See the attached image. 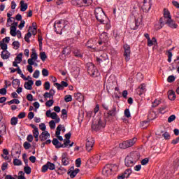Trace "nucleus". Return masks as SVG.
<instances>
[{"mask_svg":"<svg viewBox=\"0 0 179 179\" xmlns=\"http://www.w3.org/2000/svg\"><path fill=\"white\" fill-rule=\"evenodd\" d=\"M71 3L77 6H90L93 3V0H72Z\"/></svg>","mask_w":179,"mask_h":179,"instance_id":"obj_5","label":"nucleus"},{"mask_svg":"<svg viewBox=\"0 0 179 179\" xmlns=\"http://www.w3.org/2000/svg\"><path fill=\"white\" fill-rule=\"evenodd\" d=\"M23 146L24 149L28 150L29 148H31V144L28 142H24Z\"/></svg>","mask_w":179,"mask_h":179,"instance_id":"obj_62","label":"nucleus"},{"mask_svg":"<svg viewBox=\"0 0 179 179\" xmlns=\"http://www.w3.org/2000/svg\"><path fill=\"white\" fill-rule=\"evenodd\" d=\"M148 117L151 118V120H155L156 118V112L152 111L148 115Z\"/></svg>","mask_w":179,"mask_h":179,"instance_id":"obj_54","label":"nucleus"},{"mask_svg":"<svg viewBox=\"0 0 179 179\" xmlns=\"http://www.w3.org/2000/svg\"><path fill=\"white\" fill-rule=\"evenodd\" d=\"M54 104V99H50L49 101H46L45 106L46 107H51Z\"/></svg>","mask_w":179,"mask_h":179,"instance_id":"obj_51","label":"nucleus"},{"mask_svg":"<svg viewBox=\"0 0 179 179\" xmlns=\"http://www.w3.org/2000/svg\"><path fill=\"white\" fill-rule=\"evenodd\" d=\"M6 132V126L5 124H0V134H5Z\"/></svg>","mask_w":179,"mask_h":179,"instance_id":"obj_40","label":"nucleus"},{"mask_svg":"<svg viewBox=\"0 0 179 179\" xmlns=\"http://www.w3.org/2000/svg\"><path fill=\"white\" fill-rule=\"evenodd\" d=\"M93 146H94V138H93V137H88L85 143L86 150L92 152Z\"/></svg>","mask_w":179,"mask_h":179,"instance_id":"obj_12","label":"nucleus"},{"mask_svg":"<svg viewBox=\"0 0 179 179\" xmlns=\"http://www.w3.org/2000/svg\"><path fill=\"white\" fill-rule=\"evenodd\" d=\"M74 97H75L76 100H77L80 103L83 101V100L85 99V96L80 92L74 94Z\"/></svg>","mask_w":179,"mask_h":179,"instance_id":"obj_24","label":"nucleus"},{"mask_svg":"<svg viewBox=\"0 0 179 179\" xmlns=\"http://www.w3.org/2000/svg\"><path fill=\"white\" fill-rule=\"evenodd\" d=\"M11 125H17V117H13L10 120Z\"/></svg>","mask_w":179,"mask_h":179,"instance_id":"obj_46","label":"nucleus"},{"mask_svg":"<svg viewBox=\"0 0 179 179\" xmlns=\"http://www.w3.org/2000/svg\"><path fill=\"white\" fill-rule=\"evenodd\" d=\"M52 145H54V146H55L56 149H59L63 146L62 143H59V141L57 138H53V140L52 141Z\"/></svg>","mask_w":179,"mask_h":179,"instance_id":"obj_25","label":"nucleus"},{"mask_svg":"<svg viewBox=\"0 0 179 179\" xmlns=\"http://www.w3.org/2000/svg\"><path fill=\"white\" fill-rule=\"evenodd\" d=\"M124 50V57L126 62H128L131 59V46L128 44H124L123 46Z\"/></svg>","mask_w":179,"mask_h":179,"instance_id":"obj_9","label":"nucleus"},{"mask_svg":"<svg viewBox=\"0 0 179 179\" xmlns=\"http://www.w3.org/2000/svg\"><path fill=\"white\" fill-rule=\"evenodd\" d=\"M156 43H157V40L156 39L155 37H153L152 38V40H150V38L148 40V47H152V45H153V44H155Z\"/></svg>","mask_w":179,"mask_h":179,"instance_id":"obj_33","label":"nucleus"},{"mask_svg":"<svg viewBox=\"0 0 179 179\" xmlns=\"http://www.w3.org/2000/svg\"><path fill=\"white\" fill-rule=\"evenodd\" d=\"M174 120H176V116L174 115H172L168 118V122H173Z\"/></svg>","mask_w":179,"mask_h":179,"instance_id":"obj_64","label":"nucleus"},{"mask_svg":"<svg viewBox=\"0 0 179 179\" xmlns=\"http://www.w3.org/2000/svg\"><path fill=\"white\" fill-rule=\"evenodd\" d=\"M115 115H117V108L113 106L112 110L104 114L106 122H107V118H110V117H115Z\"/></svg>","mask_w":179,"mask_h":179,"instance_id":"obj_14","label":"nucleus"},{"mask_svg":"<svg viewBox=\"0 0 179 179\" xmlns=\"http://www.w3.org/2000/svg\"><path fill=\"white\" fill-rule=\"evenodd\" d=\"M12 85L13 87H15V86H20V80H19L17 78L14 79L12 82Z\"/></svg>","mask_w":179,"mask_h":179,"instance_id":"obj_42","label":"nucleus"},{"mask_svg":"<svg viewBox=\"0 0 179 179\" xmlns=\"http://www.w3.org/2000/svg\"><path fill=\"white\" fill-rule=\"evenodd\" d=\"M106 127V121L103 122L101 119H99L97 120V123H94L92 125V129H94V131H99V129H101Z\"/></svg>","mask_w":179,"mask_h":179,"instance_id":"obj_11","label":"nucleus"},{"mask_svg":"<svg viewBox=\"0 0 179 179\" xmlns=\"http://www.w3.org/2000/svg\"><path fill=\"white\" fill-rule=\"evenodd\" d=\"M14 166H22V161L19 159H15L13 160Z\"/></svg>","mask_w":179,"mask_h":179,"instance_id":"obj_47","label":"nucleus"},{"mask_svg":"<svg viewBox=\"0 0 179 179\" xmlns=\"http://www.w3.org/2000/svg\"><path fill=\"white\" fill-rule=\"evenodd\" d=\"M29 31L33 34V36H36L37 34V27L34 26L33 27H29Z\"/></svg>","mask_w":179,"mask_h":179,"instance_id":"obj_34","label":"nucleus"},{"mask_svg":"<svg viewBox=\"0 0 179 179\" xmlns=\"http://www.w3.org/2000/svg\"><path fill=\"white\" fill-rule=\"evenodd\" d=\"M62 118H63V120H66V118H68V112L66 111V109L62 110Z\"/></svg>","mask_w":179,"mask_h":179,"instance_id":"obj_39","label":"nucleus"},{"mask_svg":"<svg viewBox=\"0 0 179 179\" xmlns=\"http://www.w3.org/2000/svg\"><path fill=\"white\" fill-rule=\"evenodd\" d=\"M159 104H160V101L155 99L153 102H152V107H157V106H159Z\"/></svg>","mask_w":179,"mask_h":179,"instance_id":"obj_63","label":"nucleus"},{"mask_svg":"<svg viewBox=\"0 0 179 179\" xmlns=\"http://www.w3.org/2000/svg\"><path fill=\"white\" fill-rule=\"evenodd\" d=\"M87 72L90 76H93L94 78H96V76H97V73H99L97 68H96V66H94L93 63L88 64Z\"/></svg>","mask_w":179,"mask_h":179,"instance_id":"obj_7","label":"nucleus"},{"mask_svg":"<svg viewBox=\"0 0 179 179\" xmlns=\"http://www.w3.org/2000/svg\"><path fill=\"white\" fill-rule=\"evenodd\" d=\"M136 143V138H133L132 139L127 140L119 144V147L120 149H128V148H131L134 146Z\"/></svg>","mask_w":179,"mask_h":179,"instance_id":"obj_4","label":"nucleus"},{"mask_svg":"<svg viewBox=\"0 0 179 179\" xmlns=\"http://www.w3.org/2000/svg\"><path fill=\"white\" fill-rule=\"evenodd\" d=\"M142 23V15H138V17H135L134 21L129 24L130 29L131 30H136L141 26Z\"/></svg>","mask_w":179,"mask_h":179,"instance_id":"obj_3","label":"nucleus"},{"mask_svg":"<svg viewBox=\"0 0 179 179\" xmlns=\"http://www.w3.org/2000/svg\"><path fill=\"white\" fill-rule=\"evenodd\" d=\"M164 17H165L166 20L171 19V15H170V11H169V10L166 8L164 9Z\"/></svg>","mask_w":179,"mask_h":179,"instance_id":"obj_31","label":"nucleus"},{"mask_svg":"<svg viewBox=\"0 0 179 179\" xmlns=\"http://www.w3.org/2000/svg\"><path fill=\"white\" fill-rule=\"evenodd\" d=\"M2 59H8L10 57V53L8 50H3L1 54Z\"/></svg>","mask_w":179,"mask_h":179,"instance_id":"obj_27","label":"nucleus"},{"mask_svg":"<svg viewBox=\"0 0 179 179\" xmlns=\"http://www.w3.org/2000/svg\"><path fill=\"white\" fill-rule=\"evenodd\" d=\"M71 50L70 47L64 48L63 51H62V54L64 55H69V54H71Z\"/></svg>","mask_w":179,"mask_h":179,"instance_id":"obj_35","label":"nucleus"},{"mask_svg":"<svg viewBox=\"0 0 179 179\" xmlns=\"http://www.w3.org/2000/svg\"><path fill=\"white\" fill-rule=\"evenodd\" d=\"M139 159H141V155L138 151H134L125 157L124 164L127 167H134L136 162H139Z\"/></svg>","mask_w":179,"mask_h":179,"instance_id":"obj_1","label":"nucleus"},{"mask_svg":"<svg viewBox=\"0 0 179 179\" xmlns=\"http://www.w3.org/2000/svg\"><path fill=\"white\" fill-rule=\"evenodd\" d=\"M131 173H132V170H131V169H127L124 172V173H122V175L124 176V177L125 178H129V176H131Z\"/></svg>","mask_w":179,"mask_h":179,"instance_id":"obj_36","label":"nucleus"},{"mask_svg":"<svg viewBox=\"0 0 179 179\" xmlns=\"http://www.w3.org/2000/svg\"><path fill=\"white\" fill-rule=\"evenodd\" d=\"M107 61V53H101L100 56L96 57V62L99 64H103Z\"/></svg>","mask_w":179,"mask_h":179,"instance_id":"obj_18","label":"nucleus"},{"mask_svg":"<svg viewBox=\"0 0 179 179\" xmlns=\"http://www.w3.org/2000/svg\"><path fill=\"white\" fill-rule=\"evenodd\" d=\"M30 37H31V32L30 31H28V33L24 36V40L27 43H30Z\"/></svg>","mask_w":179,"mask_h":179,"instance_id":"obj_41","label":"nucleus"},{"mask_svg":"<svg viewBox=\"0 0 179 179\" xmlns=\"http://www.w3.org/2000/svg\"><path fill=\"white\" fill-rule=\"evenodd\" d=\"M174 80H176V77H174V76H169L167 78V82H169V83H173Z\"/></svg>","mask_w":179,"mask_h":179,"instance_id":"obj_53","label":"nucleus"},{"mask_svg":"<svg viewBox=\"0 0 179 179\" xmlns=\"http://www.w3.org/2000/svg\"><path fill=\"white\" fill-rule=\"evenodd\" d=\"M73 55L77 58H82L83 57V55L82 54V52H80V50H79V49H75L73 50Z\"/></svg>","mask_w":179,"mask_h":179,"instance_id":"obj_32","label":"nucleus"},{"mask_svg":"<svg viewBox=\"0 0 179 179\" xmlns=\"http://www.w3.org/2000/svg\"><path fill=\"white\" fill-rule=\"evenodd\" d=\"M71 143L70 138L69 139H64V144H62V148H67L68 145Z\"/></svg>","mask_w":179,"mask_h":179,"instance_id":"obj_48","label":"nucleus"},{"mask_svg":"<svg viewBox=\"0 0 179 179\" xmlns=\"http://www.w3.org/2000/svg\"><path fill=\"white\" fill-rule=\"evenodd\" d=\"M54 86H56L57 90H64V87H68V83L62 81L61 83H55Z\"/></svg>","mask_w":179,"mask_h":179,"instance_id":"obj_20","label":"nucleus"},{"mask_svg":"<svg viewBox=\"0 0 179 179\" xmlns=\"http://www.w3.org/2000/svg\"><path fill=\"white\" fill-rule=\"evenodd\" d=\"M79 171H80L79 169H76L74 171L71 172L69 171L68 174H69L71 178H75V177H76V174H78Z\"/></svg>","mask_w":179,"mask_h":179,"instance_id":"obj_30","label":"nucleus"},{"mask_svg":"<svg viewBox=\"0 0 179 179\" xmlns=\"http://www.w3.org/2000/svg\"><path fill=\"white\" fill-rule=\"evenodd\" d=\"M33 85H34L33 80H29L28 82H25L24 87L27 89V90H31V89H33Z\"/></svg>","mask_w":179,"mask_h":179,"instance_id":"obj_23","label":"nucleus"},{"mask_svg":"<svg viewBox=\"0 0 179 179\" xmlns=\"http://www.w3.org/2000/svg\"><path fill=\"white\" fill-rule=\"evenodd\" d=\"M40 57L42 61H45V59L47 58V55H45V52H41L40 53Z\"/></svg>","mask_w":179,"mask_h":179,"instance_id":"obj_50","label":"nucleus"},{"mask_svg":"<svg viewBox=\"0 0 179 179\" xmlns=\"http://www.w3.org/2000/svg\"><path fill=\"white\" fill-rule=\"evenodd\" d=\"M168 94V99H169V100H176V92H174L173 90H169Z\"/></svg>","mask_w":179,"mask_h":179,"instance_id":"obj_29","label":"nucleus"},{"mask_svg":"<svg viewBox=\"0 0 179 179\" xmlns=\"http://www.w3.org/2000/svg\"><path fill=\"white\" fill-rule=\"evenodd\" d=\"M23 57L22 53H20L15 59V61H17L18 64H20L22 62V58Z\"/></svg>","mask_w":179,"mask_h":179,"instance_id":"obj_43","label":"nucleus"},{"mask_svg":"<svg viewBox=\"0 0 179 179\" xmlns=\"http://www.w3.org/2000/svg\"><path fill=\"white\" fill-rule=\"evenodd\" d=\"M49 127L51 129H55V122L54 120L49 122Z\"/></svg>","mask_w":179,"mask_h":179,"instance_id":"obj_56","label":"nucleus"},{"mask_svg":"<svg viewBox=\"0 0 179 179\" xmlns=\"http://www.w3.org/2000/svg\"><path fill=\"white\" fill-rule=\"evenodd\" d=\"M142 128H148V127H149V121L145 120V121H143L141 124Z\"/></svg>","mask_w":179,"mask_h":179,"instance_id":"obj_49","label":"nucleus"},{"mask_svg":"<svg viewBox=\"0 0 179 179\" xmlns=\"http://www.w3.org/2000/svg\"><path fill=\"white\" fill-rule=\"evenodd\" d=\"M151 0H144L143 5L142 6L143 12H145V13H148L149 10H150V8H152V2Z\"/></svg>","mask_w":179,"mask_h":179,"instance_id":"obj_13","label":"nucleus"},{"mask_svg":"<svg viewBox=\"0 0 179 179\" xmlns=\"http://www.w3.org/2000/svg\"><path fill=\"white\" fill-rule=\"evenodd\" d=\"M94 15L96 20L103 24H107V15L101 7H96L94 10Z\"/></svg>","mask_w":179,"mask_h":179,"instance_id":"obj_2","label":"nucleus"},{"mask_svg":"<svg viewBox=\"0 0 179 179\" xmlns=\"http://www.w3.org/2000/svg\"><path fill=\"white\" fill-rule=\"evenodd\" d=\"M61 129H62V124H59L56 129V133H55V136H57V139L59 141H64V138H62L61 135Z\"/></svg>","mask_w":179,"mask_h":179,"instance_id":"obj_22","label":"nucleus"},{"mask_svg":"<svg viewBox=\"0 0 179 179\" xmlns=\"http://www.w3.org/2000/svg\"><path fill=\"white\" fill-rule=\"evenodd\" d=\"M38 76H40V71L36 70L33 74V78L37 79L38 78Z\"/></svg>","mask_w":179,"mask_h":179,"instance_id":"obj_57","label":"nucleus"},{"mask_svg":"<svg viewBox=\"0 0 179 179\" xmlns=\"http://www.w3.org/2000/svg\"><path fill=\"white\" fill-rule=\"evenodd\" d=\"M13 45L14 48H15V50H17V48H19V47H20V43H19V41H14L13 43Z\"/></svg>","mask_w":179,"mask_h":179,"instance_id":"obj_60","label":"nucleus"},{"mask_svg":"<svg viewBox=\"0 0 179 179\" xmlns=\"http://www.w3.org/2000/svg\"><path fill=\"white\" fill-rule=\"evenodd\" d=\"M45 90H50V87H51V85L50 82H45L44 84Z\"/></svg>","mask_w":179,"mask_h":179,"instance_id":"obj_61","label":"nucleus"},{"mask_svg":"<svg viewBox=\"0 0 179 179\" xmlns=\"http://www.w3.org/2000/svg\"><path fill=\"white\" fill-rule=\"evenodd\" d=\"M99 162H100V155H96L90 158L87 161V164L90 165V167H95V166H97L99 164Z\"/></svg>","mask_w":179,"mask_h":179,"instance_id":"obj_10","label":"nucleus"},{"mask_svg":"<svg viewBox=\"0 0 179 179\" xmlns=\"http://www.w3.org/2000/svg\"><path fill=\"white\" fill-rule=\"evenodd\" d=\"M16 27H10V34L13 36V37H16Z\"/></svg>","mask_w":179,"mask_h":179,"instance_id":"obj_38","label":"nucleus"},{"mask_svg":"<svg viewBox=\"0 0 179 179\" xmlns=\"http://www.w3.org/2000/svg\"><path fill=\"white\" fill-rule=\"evenodd\" d=\"M64 23L65 21L62 20L55 22L54 27L57 34H62V29L65 27Z\"/></svg>","mask_w":179,"mask_h":179,"instance_id":"obj_6","label":"nucleus"},{"mask_svg":"<svg viewBox=\"0 0 179 179\" xmlns=\"http://www.w3.org/2000/svg\"><path fill=\"white\" fill-rule=\"evenodd\" d=\"M162 136H163V138H164V139H166V140L170 139V137H171L170 134H169V132H165V133H164V134H162Z\"/></svg>","mask_w":179,"mask_h":179,"instance_id":"obj_58","label":"nucleus"},{"mask_svg":"<svg viewBox=\"0 0 179 179\" xmlns=\"http://www.w3.org/2000/svg\"><path fill=\"white\" fill-rule=\"evenodd\" d=\"M117 169H118V166L115 164L108 165L103 170V173L106 176H111V173L113 171H117Z\"/></svg>","mask_w":179,"mask_h":179,"instance_id":"obj_8","label":"nucleus"},{"mask_svg":"<svg viewBox=\"0 0 179 179\" xmlns=\"http://www.w3.org/2000/svg\"><path fill=\"white\" fill-rule=\"evenodd\" d=\"M124 116L127 118H129V117H131V112H129V109L124 110Z\"/></svg>","mask_w":179,"mask_h":179,"instance_id":"obj_59","label":"nucleus"},{"mask_svg":"<svg viewBox=\"0 0 179 179\" xmlns=\"http://www.w3.org/2000/svg\"><path fill=\"white\" fill-rule=\"evenodd\" d=\"M20 5L21 12H26L27 10V3H24V1H21Z\"/></svg>","mask_w":179,"mask_h":179,"instance_id":"obj_28","label":"nucleus"},{"mask_svg":"<svg viewBox=\"0 0 179 179\" xmlns=\"http://www.w3.org/2000/svg\"><path fill=\"white\" fill-rule=\"evenodd\" d=\"M7 103L9 106H10L11 104H20V101H19V99H12L10 101H8Z\"/></svg>","mask_w":179,"mask_h":179,"instance_id":"obj_37","label":"nucleus"},{"mask_svg":"<svg viewBox=\"0 0 179 179\" xmlns=\"http://www.w3.org/2000/svg\"><path fill=\"white\" fill-rule=\"evenodd\" d=\"M17 179H26V177H24V173L23 171H20L18 173Z\"/></svg>","mask_w":179,"mask_h":179,"instance_id":"obj_55","label":"nucleus"},{"mask_svg":"<svg viewBox=\"0 0 179 179\" xmlns=\"http://www.w3.org/2000/svg\"><path fill=\"white\" fill-rule=\"evenodd\" d=\"M96 44H97V38H95L93 39H90L86 43V47H87V48H92L94 50L96 48H94Z\"/></svg>","mask_w":179,"mask_h":179,"instance_id":"obj_17","label":"nucleus"},{"mask_svg":"<svg viewBox=\"0 0 179 179\" xmlns=\"http://www.w3.org/2000/svg\"><path fill=\"white\" fill-rule=\"evenodd\" d=\"M47 164H48V167L49 170H55V164H54L50 162H48Z\"/></svg>","mask_w":179,"mask_h":179,"instance_id":"obj_44","label":"nucleus"},{"mask_svg":"<svg viewBox=\"0 0 179 179\" xmlns=\"http://www.w3.org/2000/svg\"><path fill=\"white\" fill-rule=\"evenodd\" d=\"M62 164L63 166H68L69 164V157H68L67 152H63L62 154Z\"/></svg>","mask_w":179,"mask_h":179,"instance_id":"obj_15","label":"nucleus"},{"mask_svg":"<svg viewBox=\"0 0 179 179\" xmlns=\"http://www.w3.org/2000/svg\"><path fill=\"white\" fill-rule=\"evenodd\" d=\"M138 92H140L138 93V95L142 96V94H143V93H145V92H146V85L141 84V86L138 87Z\"/></svg>","mask_w":179,"mask_h":179,"instance_id":"obj_26","label":"nucleus"},{"mask_svg":"<svg viewBox=\"0 0 179 179\" xmlns=\"http://www.w3.org/2000/svg\"><path fill=\"white\" fill-rule=\"evenodd\" d=\"M64 101H66V103H69V101H72V96L71 95H66L64 96Z\"/></svg>","mask_w":179,"mask_h":179,"instance_id":"obj_52","label":"nucleus"},{"mask_svg":"<svg viewBox=\"0 0 179 179\" xmlns=\"http://www.w3.org/2000/svg\"><path fill=\"white\" fill-rule=\"evenodd\" d=\"M166 24H167L171 29H177V27H178V25L171 18L166 20Z\"/></svg>","mask_w":179,"mask_h":179,"instance_id":"obj_19","label":"nucleus"},{"mask_svg":"<svg viewBox=\"0 0 179 179\" xmlns=\"http://www.w3.org/2000/svg\"><path fill=\"white\" fill-rule=\"evenodd\" d=\"M38 58V56L37 55L36 51H33L32 54L31 55V58L28 59L27 61L29 65H33L34 64V61H37Z\"/></svg>","mask_w":179,"mask_h":179,"instance_id":"obj_16","label":"nucleus"},{"mask_svg":"<svg viewBox=\"0 0 179 179\" xmlns=\"http://www.w3.org/2000/svg\"><path fill=\"white\" fill-rule=\"evenodd\" d=\"M50 136V133H48L47 131H45L42 132L41 134L39 136V139L41 142H44V141H47V139H48Z\"/></svg>","mask_w":179,"mask_h":179,"instance_id":"obj_21","label":"nucleus"},{"mask_svg":"<svg viewBox=\"0 0 179 179\" xmlns=\"http://www.w3.org/2000/svg\"><path fill=\"white\" fill-rule=\"evenodd\" d=\"M24 171L26 174H30L31 173V168L29 166H24Z\"/></svg>","mask_w":179,"mask_h":179,"instance_id":"obj_45","label":"nucleus"}]
</instances>
